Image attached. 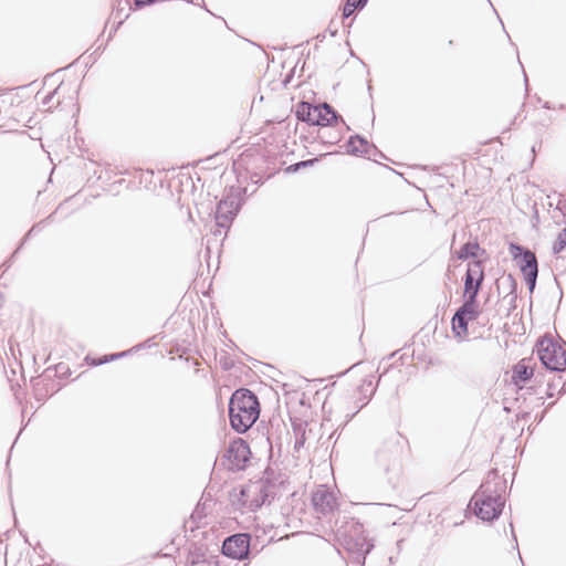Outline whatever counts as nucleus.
I'll return each instance as SVG.
<instances>
[{
  "label": "nucleus",
  "mask_w": 566,
  "mask_h": 566,
  "mask_svg": "<svg viewBox=\"0 0 566 566\" xmlns=\"http://www.w3.org/2000/svg\"><path fill=\"white\" fill-rule=\"evenodd\" d=\"M347 153L352 155H367L369 154L370 148H375V146L369 145L367 139L360 135L352 136L347 142Z\"/></svg>",
  "instance_id": "obj_12"
},
{
  "label": "nucleus",
  "mask_w": 566,
  "mask_h": 566,
  "mask_svg": "<svg viewBox=\"0 0 566 566\" xmlns=\"http://www.w3.org/2000/svg\"><path fill=\"white\" fill-rule=\"evenodd\" d=\"M461 315L468 317L470 321H474L479 317L480 312L478 310V301L473 297L470 300L465 298L464 303L457 310Z\"/></svg>",
  "instance_id": "obj_15"
},
{
  "label": "nucleus",
  "mask_w": 566,
  "mask_h": 566,
  "mask_svg": "<svg viewBox=\"0 0 566 566\" xmlns=\"http://www.w3.org/2000/svg\"><path fill=\"white\" fill-rule=\"evenodd\" d=\"M304 444V437L302 436L301 439L296 440L295 448H300Z\"/></svg>",
  "instance_id": "obj_29"
},
{
  "label": "nucleus",
  "mask_w": 566,
  "mask_h": 566,
  "mask_svg": "<svg viewBox=\"0 0 566 566\" xmlns=\"http://www.w3.org/2000/svg\"><path fill=\"white\" fill-rule=\"evenodd\" d=\"M504 488L505 483L497 478L496 471H491L488 481L480 486L470 502L479 518L490 522L500 516L504 507L501 495Z\"/></svg>",
  "instance_id": "obj_1"
},
{
  "label": "nucleus",
  "mask_w": 566,
  "mask_h": 566,
  "mask_svg": "<svg viewBox=\"0 0 566 566\" xmlns=\"http://www.w3.org/2000/svg\"><path fill=\"white\" fill-rule=\"evenodd\" d=\"M479 244L476 242H467L461 247V249L457 252L459 260H467L469 258L476 256V252L479 250Z\"/></svg>",
  "instance_id": "obj_18"
},
{
  "label": "nucleus",
  "mask_w": 566,
  "mask_h": 566,
  "mask_svg": "<svg viewBox=\"0 0 566 566\" xmlns=\"http://www.w3.org/2000/svg\"><path fill=\"white\" fill-rule=\"evenodd\" d=\"M538 272H532L524 274V279L526 282V285L528 287L530 293H533L535 286H536V280H537Z\"/></svg>",
  "instance_id": "obj_23"
},
{
  "label": "nucleus",
  "mask_w": 566,
  "mask_h": 566,
  "mask_svg": "<svg viewBox=\"0 0 566 566\" xmlns=\"http://www.w3.org/2000/svg\"><path fill=\"white\" fill-rule=\"evenodd\" d=\"M481 285L482 283L480 282L464 280V297L468 300L473 297L476 301Z\"/></svg>",
  "instance_id": "obj_19"
},
{
  "label": "nucleus",
  "mask_w": 566,
  "mask_h": 566,
  "mask_svg": "<svg viewBox=\"0 0 566 566\" xmlns=\"http://www.w3.org/2000/svg\"><path fill=\"white\" fill-rule=\"evenodd\" d=\"M560 391L562 392H565L566 391V380L563 382V386L560 388Z\"/></svg>",
  "instance_id": "obj_30"
},
{
  "label": "nucleus",
  "mask_w": 566,
  "mask_h": 566,
  "mask_svg": "<svg viewBox=\"0 0 566 566\" xmlns=\"http://www.w3.org/2000/svg\"><path fill=\"white\" fill-rule=\"evenodd\" d=\"M537 356L543 366L553 371H562L566 367V352L552 339H542L536 345Z\"/></svg>",
  "instance_id": "obj_5"
},
{
  "label": "nucleus",
  "mask_w": 566,
  "mask_h": 566,
  "mask_svg": "<svg viewBox=\"0 0 566 566\" xmlns=\"http://www.w3.org/2000/svg\"><path fill=\"white\" fill-rule=\"evenodd\" d=\"M365 384H367L368 387H371L373 385L371 380L365 381Z\"/></svg>",
  "instance_id": "obj_31"
},
{
  "label": "nucleus",
  "mask_w": 566,
  "mask_h": 566,
  "mask_svg": "<svg viewBox=\"0 0 566 566\" xmlns=\"http://www.w3.org/2000/svg\"><path fill=\"white\" fill-rule=\"evenodd\" d=\"M565 247H566V229H563L558 233V235L553 244V253L554 254L560 253L565 249Z\"/></svg>",
  "instance_id": "obj_21"
},
{
  "label": "nucleus",
  "mask_w": 566,
  "mask_h": 566,
  "mask_svg": "<svg viewBox=\"0 0 566 566\" xmlns=\"http://www.w3.org/2000/svg\"><path fill=\"white\" fill-rule=\"evenodd\" d=\"M155 2H156V0H135L136 6H138V7L150 6Z\"/></svg>",
  "instance_id": "obj_28"
},
{
  "label": "nucleus",
  "mask_w": 566,
  "mask_h": 566,
  "mask_svg": "<svg viewBox=\"0 0 566 566\" xmlns=\"http://www.w3.org/2000/svg\"><path fill=\"white\" fill-rule=\"evenodd\" d=\"M469 318L461 315L458 311L454 313L452 317V329L457 336H462L468 334V323Z\"/></svg>",
  "instance_id": "obj_16"
},
{
  "label": "nucleus",
  "mask_w": 566,
  "mask_h": 566,
  "mask_svg": "<svg viewBox=\"0 0 566 566\" xmlns=\"http://www.w3.org/2000/svg\"><path fill=\"white\" fill-rule=\"evenodd\" d=\"M312 504L317 513L327 515L337 507V499L328 488L319 485L312 494Z\"/></svg>",
  "instance_id": "obj_9"
},
{
  "label": "nucleus",
  "mask_w": 566,
  "mask_h": 566,
  "mask_svg": "<svg viewBox=\"0 0 566 566\" xmlns=\"http://www.w3.org/2000/svg\"><path fill=\"white\" fill-rule=\"evenodd\" d=\"M532 376H533V369L523 363L517 364L513 369V380L516 384L525 382Z\"/></svg>",
  "instance_id": "obj_17"
},
{
  "label": "nucleus",
  "mask_w": 566,
  "mask_h": 566,
  "mask_svg": "<svg viewBox=\"0 0 566 566\" xmlns=\"http://www.w3.org/2000/svg\"><path fill=\"white\" fill-rule=\"evenodd\" d=\"M336 537L347 553L369 554L374 548L373 542L365 535L364 525L354 518L337 527Z\"/></svg>",
  "instance_id": "obj_3"
},
{
  "label": "nucleus",
  "mask_w": 566,
  "mask_h": 566,
  "mask_svg": "<svg viewBox=\"0 0 566 566\" xmlns=\"http://www.w3.org/2000/svg\"><path fill=\"white\" fill-rule=\"evenodd\" d=\"M238 208L239 206L234 197H226L222 199L216 209V226L219 228H229L238 212Z\"/></svg>",
  "instance_id": "obj_10"
},
{
  "label": "nucleus",
  "mask_w": 566,
  "mask_h": 566,
  "mask_svg": "<svg viewBox=\"0 0 566 566\" xmlns=\"http://www.w3.org/2000/svg\"><path fill=\"white\" fill-rule=\"evenodd\" d=\"M347 566H364L367 554L365 552L348 553Z\"/></svg>",
  "instance_id": "obj_22"
},
{
  "label": "nucleus",
  "mask_w": 566,
  "mask_h": 566,
  "mask_svg": "<svg viewBox=\"0 0 566 566\" xmlns=\"http://www.w3.org/2000/svg\"><path fill=\"white\" fill-rule=\"evenodd\" d=\"M506 281L510 283V287H511V292L510 294H512V301H514L516 298V282L514 280V277L509 274L507 277H506Z\"/></svg>",
  "instance_id": "obj_25"
},
{
  "label": "nucleus",
  "mask_w": 566,
  "mask_h": 566,
  "mask_svg": "<svg viewBox=\"0 0 566 566\" xmlns=\"http://www.w3.org/2000/svg\"><path fill=\"white\" fill-rule=\"evenodd\" d=\"M296 116L300 120L315 125L319 116L318 105L313 106L307 102H302L296 107Z\"/></svg>",
  "instance_id": "obj_11"
},
{
  "label": "nucleus",
  "mask_w": 566,
  "mask_h": 566,
  "mask_svg": "<svg viewBox=\"0 0 566 566\" xmlns=\"http://www.w3.org/2000/svg\"><path fill=\"white\" fill-rule=\"evenodd\" d=\"M127 355V352H122V353H117V354H112V355H108V356H104L103 359H101L98 361V364H105V363H108V361H112V360H115L117 358H120V357H124Z\"/></svg>",
  "instance_id": "obj_24"
},
{
  "label": "nucleus",
  "mask_w": 566,
  "mask_h": 566,
  "mask_svg": "<svg viewBox=\"0 0 566 566\" xmlns=\"http://www.w3.org/2000/svg\"><path fill=\"white\" fill-rule=\"evenodd\" d=\"M312 164H313V160H311V159L310 160L300 161V163H296V164L290 166L289 170L297 171L300 168L310 166Z\"/></svg>",
  "instance_id": "obj_26"
},
{
  "label": "nucleus",
  "mask_w": 566,
  "mask_h": 566,
  "mask_svg": "<svg viewBox=\"0 0 566 566\" xmlns=\"http://www.w3.org/2000/svg\"><path fill=\"white\" fill-rule=\"evenodd\" d=\"M509 250L510 254L518 265L523 275L526 273L538 272V263L536 255L530 249H526L517 243L512 242L509 245Z\"/></svg>",
  "instance_id": "obj_8"
},
{
  "label": "nucleus",
  "mask_w": 566,
  "mask_h": 566,
  "mask_svg": "<svg viewBox=\"0 0 566 566\" xmlns=\"http://www.w3.org/2000/svg\"><path fill=\"white\" fill-rule=\"evenodd\" d=\"M464 280L483 283L484 270L482 261H473L468 264V270Z\"/></svg>",
  "instance_id": "obj_14"
},
{
  "label": "nucleus",
  "mask_w": 566,
  "mask_h": 566,
  "mask_svg": "<svg viewBox=\"0 0 566 566\" xmlns=\"http://www.w3.org/2000/svg\"><path fill=\"white\" fill-rule=\"evenodd\" d=\"M274 488L269 480L251 481L241 488L237 503L249 511H256L274 495Z\"/></svg>",
  "instance_id": "obj_4"
},
{
  "label": "nucleus",
  "mask_w": 566,
  "mask_h": 566,
  "mask_svg": "<svg viewBox=\"0 0 566 566\" xmlns=\"http://www.w3.org/2000/svg\"><path fill=\"white\" fill-rule=\"evenodd\" d=\"M556 209L565 216L566 214V202L563 201L562 199H558V201L556 203Z\"/></svg>",
  "instance_id": "obj_27"
},
{
  "label": "nucleus",
  "mask_w": 566,
  "mask_h": 566,
  "mask_svg": "<svg viewBox=\"0 0 566 566\" xmlns=\"http://www.w3.org/2000/svg\"><path fill=\"white\" fill-rule=\"evenodd\" d=\"M251 457L249 444L241 438L234 439L228 447L224 458L228 461V468L231 471H241L245 469Z\"/></svg>",
  "instance_id": "obj_6"
},
{
  "label": "nucleus",
  "mask_w": 566,
  "mask_h": 566,
  "mask_svg": "<svg viewBox=\"0 0 566 566\" xmlns=\"http://www.w3.org/2000/svg\"><path fill=\"white\" fill-rule=\"evenodd\" d=\"M319 116L316 126H331L333 123L338 122L339 119L343 122L342 117L336 113V111L327 103H323L318 105Z\"/></svg>",
  "instance_id": "obj_13"
},
{
  "label": "nucleus",
  "mask_w": 566,
  "mask_h": 566,
  "mask_svg": "<svg viewBox=\"0 0 566 566\" xmlns=\"http://www.w3.org/2000/svg\"><path fill=\"white\" fill-rule=\"evenodd\" d=\"M260 416V405L256 396L249 389L235 390L229 401V418L231 427L239 433L248 431Z\"/></svg>",
  "instance_id": "obj_2"
},
{
  "label": "nucleus",
  "mask_w": 566,
  "mask_h": 566,
  "mask_svg": "<svg viewBox=\"0 0 566 566\" xmlns=\"http://www.w3.org/2000/svg\"><path fill=\"white\" fill-rule=\"evenodd\" d=\"M222 553L234 559H245L250 553V536L234 534L227 537L222 544Z\"/></svg>",
  "instance_id": "obj_7"
},
{
  "label": "nucleus",
  "mask_w": 566,
  "mask_h": 566,
  "mask_svg": "<svg viewBox=\"0 0 566 566\" xmlns=\"http://www.w3.org/2000/svg\"><path fill=\"white\" fill-rule=\"evenodd\" d=\"M367 1L368 0H347L343 9V17H350L356 9L364 8Z\"/></svg>",
  "instance_id": "obj_20"
}]
</instances>
